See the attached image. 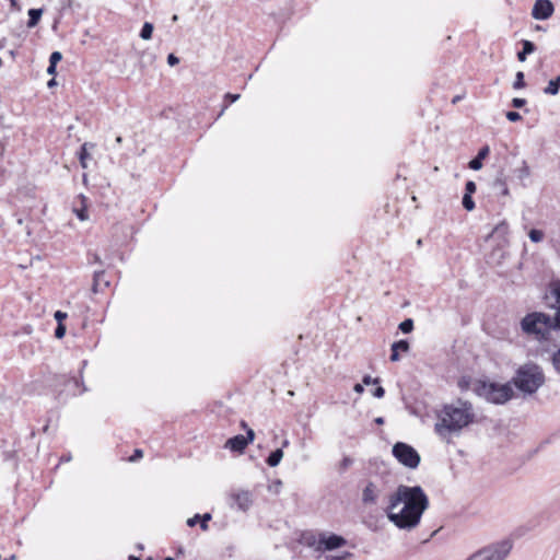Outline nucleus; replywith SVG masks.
Returning a JSON list of instances; mask_svg holds the SVG:
<instances>
[{"instance_id":"9b49d317","label":"nucleus","mask_w":560,"mask_h":560,"mask_svg":"<svg viewBox=\"0 0 560 560\" xmlns=\"http://www.w3.org/2000/svg\"><path fill=\"white\" fill-rule=\"evenodd\" d=\"M381 490L377 486L370 481L362 491V502L365 505L375 504L380 497Z\"/></svg>"},{"instance_id":"ea45409f","label":"nucleus","mask_w":560,"mask_h":560,"mask_svg":"<svg viewBox=\"0 0 560 560\" xmlns=\"http://www.w3.org/2000/svg\"><path fill=\"white\" fill-rule=\"evenodd\" d=\"M362 382L364 385L376 384L378 383V378H372L370 375H365Z\"/></svg>"},{"instance_id":"9d476101","label":"nucleus","mask_w":560,"mask_h":560,"mask_svg":"<svg viewBox=\"0 0 560 560\" xmlns=\"http://www.w3.org/2000/svg\"><path fill=\"white\" fill-rule=\"evenodd\" d=\"M555 11L553 4L550 0H536L532 15L535 20H547Z\"/></svg>"},{"instance_id":"a211bd4d","label":"nucleus","mask_w":560,"mask_h":560,"mask_svg":"<svg viewBox=\"0 0 560 560\" xmlns=\"http://www.w3.org/2000/svg\"><path fill=\"white\" fill-rule=\"evenodd\" d=\"M42 15H43V9H30L28 10L30 19L27 21V27H30V28L35 27L38 24Z\"/></svg>"},{"instance_id":"4468645a","label":"nucleus","mask_w":560,"mask_h":560,"mask_svg":"<svg viewBox=\"0 0 560 560\" xmlns=\"http://www.w3.org/2000/svg\"><path fill=\"white\" fill-rule=\"evenodd\" d=\"M409 350V343L407 340H399L392 345V354H390V361L397 362L399 361L400 351L407 352Z\"/></svg>"},{"instance_id":"f704fd0d","label":"nucleus","mask_w":560,"mask_h":560,"mask_svg":"<svg viewBox=\"0 0 560 560\" xmlns=\"http://www.w3.org/2000/svg\"><path fill=\"white\" fill-rule=\"evenodd\" d=\"M525 104H526L525 98L514 97L512 100V106L515 108H522L523 106H525Z\"/></svg>"},{"instance_id":"a18cd8bd","label":"nucleus","mask_w":560,"mask_h":560,"mask_svg":"<svg viewBox=\"0 0 560 560\" xmlns=\"http://www.w3.org/2000/svg\"><path fill=\"white\" fill-rule=\"evenodd\" d=\"M77 217H78L81 221H85V220L88 219V215H86V211H85V209L77 210Z\"/></svg>"},{"instance_id":"09e8293b","label":"nucleus","mask_w":560,"mask_h":560,"mask_svg":"<svg viewBox=\"0 0 560 560\" xmlns=\"http://www.w3.org/2000/svg\"><path fill=\"white\" fill-rule=\"evenodd\" d=\"M10 1V4H11V8L16 10V11H20L21 10V7L20 4L18 3L16 0H9Z\"/></svg>"},{"instance_id":"7c9ffc66","label":"nucleus","mask_w":560,"mask_h":560,"mask_svg":"<svg viewBox=\"0 0 560 560\" xmlns=\"http://www.w3.org/2000/svg\"><path fill=\"white\" fill-rule=\"evenodd\" d=\"M210 520H211V514H209V513H205L202 516H200L199 522H200V527L202 530L208 529V522Z\"/></svg>"},{"instance_id":"a878e982","label":"nucleus","mask_w":560,"mask_h":560,"mask_svg":"<svg viewBox=\"0 0 560 560\" xmlns=\"http://www.w3.org/2000/svg\"><path fill=\"white\" fill-rule=\"evenodd\" d=\"M399 329L404 332V334H409L412 331L413 329V320L411 318H407L405 320H402L400 324H399Z\"/></svg>"},{"instance_id":"5701e85b","label":"nucleus","mask_w":560,"mask_h":560,"mask_svg":"<svg viewBox=\"0 0 560 560\" xmlns=\"http://www.w3.org/2000/svg\"><path fill=\"white\" fill-rule=\"evenodd\" d=\"M516 172H517V177L522 180L527 178L530 175L529 166L527 165V163L525 161L522 162L521 167H518L516 170Z\"/></svg>"},{"instance_id":"4c0bfd02","label":"nucleus","mask_w":560,"mask_h":560,"mask_svg":"<svg viewBox=\"0 0 560 560\" xmlns=\"http://www.w3.org/2000/svg\"><path fill=\"white\" fill-rule=\"evenodd\" d=\"M178 62H179V59H178V57H176L174 54H170V55L167 56V63H168L171 67L176 66Z\"/></svg>"},{"instance_id":"bf43d9fd","label":"nucleus","mask_w":560,"mask_h":560,"mask_svg":"<svg viewBox=\"0 0 560 560\" xmlns=\"http://www.w3.org/2000/svg\"><path fill=\"white\" fill-rule=\"evenodd\" d=\"M165 560H174V559H173V558H171V557H167Z\"/></svg>"},{"instance_id":"603ef678","label":"nucleus","mask_w":560,"mask_h":560,"mask_svg":"<svg viewBox=\"0 0 560 560\" xmlns=\"http://www.w3.org/2000/svg\"><path fill=\"white\" fill-rule=\"evenodd\" d=\"M47 85H48L49 88H51V86L56 85V80H55V79H51L50 81H48Z\"/></svg>"},{"instance_id":"a19ab883","label":"nucleus","mask_w":560,"mask_h":560,"mask_svg":"<svg viewBox=\"0 0 560 560\" xmlns=\"http://www.w3.org/2000/svg\"><path fill=\"white\" fill-rule=\"evenodd\" d=\"M200 515L196 514L195 516L187 520V525L189 527H194L199 522Z\"/></svg>"},{"instance_id":"412c9836","label":"nucleus","mask_w":560,"mask_h":560,"mask_svg":"<svg viewBox=\"0 0 560 560\" xmlns=\"http://www.w3.org/2000/svg\"><path fill=\"white\" fill-rule=\"evenodd\" d=\"M560 88V75L550 80L544 92L549 95H557Z\"/></svg>"},{"instance_id":"20e7f679","label":"nucleus","mask_w":560,"mask_h":560,"mask_svg":"<svg viewBox=\"0 0 560 560\" xmlns=\"http://www.w3.org/2000/svg\"><path fill=\"white\" fill-rule=\"evenodd\" d=\"M520 327L524 335L541 341L547 339L553 328V322L546 313L532 312L521 319Z\"/></svg>"},{"instance_id":"0eeeda50","label":"nucleus","mask_w":560,"mask_h":560,"mask_svg":"<svg viewBox=\"0 0 560 560\" xmlns=\"http://www.w3.org/2000/svg\"><path fill=\"white\" fill-rule=\"evenodd\" d=\"M511 549L512 542L510 540H502L485 548L468 560H504Z\"/></svg>"},{"instance_id":"de8ad7c7","label":"nucleus","mask_w":560,"mask_h":560,"mask_svg":"<svg viewBox=\"0 0 560 560\" xmlns=\"http://www.w3.org/2000/svg\"><path fill=\"white\" fill-rule=\"evenodd\" d=\"M56 66L55 63H49L48 68H47V73L48 74H55L56 73Z\"/></svg>"},{"instance_id":"6ab92c4d","label":"nucleus","mask_w":560,"mask_h":560,"mask_svg":"<svg viewBox=\"0 0 560 560\" xmlns=\"http://www.w3.org/2000/svg\"><path fill=\"white\" fill-rule=\"evenodd\" d=\"M283 458V451L282 448H277L276 451L271 452L269 456L266 459V463L270 467H276L280 464L281 459Z\"/></svg>"},{"instance_id":"13d9d810","label":"nucleus","mask_w":560,"mask_h":560,"mask_svg":"<svg viewBox=\"0 0 560 560\" xmlns=\"http://www.w3.org/2000/svg\"><path fill=\"white\" fill-rule=\"evenodd\" d=\"M116 141H117L118 143H120V142H121V137H117Z\"/></svg>"},{"instance_id":"1a4fd4ad","label":"nucleus","mask_w":560,"mask_h":560,"mask_svg":"<svg viewBox=\"0 0 560 560\" xmlns=\"http://www.w3.org/2000/svg\"><path fill=\"white\" fill-rule=\"evenodd\" d=\"M255 438V432L253 429H247L246 431V436L244 435H235L231 439H229L225 443V447L233 451V452H238V453H242L246 446L253 442Z\"/></svg>"},{"instance_id":"39448f33","label":"nucleus","mask_w":560,"mask_h":560,"mask_svg":"<svg viewBox=\"0 0 560 560\" xmlns=\"http://www.w3.org/2000/svg\"><path fill=\"white\" fill-rule=\"evenodd\" d=\"M474 392L488 402L503 405L514 396L511 382L499 384L495 382L479 381L474 387Z\"/></svg>"},{"instance_id":"49530a36","label":"nucleus","mask_w":560,"mask_h":560,"mask_svg":"<svg viewBox=\"0 0 560 560\" xmlns=\"http://www.w3.org/2000/svg\"><path fill=\"white\" fill-rule=\"evenodd\" d=\"M353 390L358 394H362L364 392V387L362 384H355L354 387H353Z\"/></svg>"},{"instance_id":"f8f14e48","label":"nucleus","mask_w":560,"mask_h":560,"mask_svg":"<svg viewBox=\"0 0 560 560\" xmlns=\"http://www.w3.org/2000/svg\"><path fill=\"white\" fill-rule=\"evenodd\" d=\"M233 500L236 506L242 511L248 510L252 504V497L248 491H240L234 493Z\"/></svg>"},{"instance_id":"6e6d98bb","label":"nucleus","mask_w":560,"mask_h":560,"mask_svg":"<svg viewBox=\"0 0 560 560\" xmlns=\"http://www.w3.org/2000/svg\"><path fill=\"white\" fill-rule=\"evenodd\" d=\"M129 560H140V558L136 556H129Z\"/></svg>"},{"instance_id":"8fccbe9b","label":"nucleus","mask_w":560,"mask_h":560,"mask_svg":"<svg viewBox=\"0 0 560 560\" xmlns=\"http://www.w3.org/2000/svg\"><path fill=\"white\" fill-rule=\"evenodd\" d=\"M555 323H556V326L560 328V307L556 312Z\"/></svg>"},{"instance_id":"f3484780","label":"nucleus","mask_w":560,"mask_h":560,"mask_svg":"<svg viewBox=\"0 0 560 560\" xmlns=\"http://www.w3.org/2000/svg\"><path fill=\"white\" fill-rule=\"evenodd\" d=\"M522 45H523V49L517 52V59L521 62H524L526 60L527 55L533 54L535 51L536 47H535L534 43H532L530 40H527V39H524L522 42Z\"/></svg>"},{"instance_id":"5fc2aeb1","label":"nucleus","mask_w":560,"mask_h":560,"mask_svg":"<svg viewBox=\"0 0 560 560\" xmlns=\"http://www.w3.org/2000/svg\"><path fill=\"white\" fill-rule=\"evenodd\" d=\"M288 445H289V440H284V441L282 442V447H287Z\"/></svg>"},{"instance_id":"c9c22d12","label":"nucleus","mask_w":560,"mask_h":560,"mask_svg":"<svg viewBox=\"0 0 560 560\" xmlns=\"http://www.w3.org/2000/svg\"><path fill=\"white\" fill-rule=\"evenodd\" d=\"M505 116L510 121H518L522 119V116L517 112H508Z\"/></svg>"},{"instance_id":"864d4df0","label":"nucleus","mask_w":560,"mask_h":560,"mask_svg":"<svg viewBox=\"0 0 560 560\" xmlns=\"http://www.w3.org/2000/svg\"><path fill=\"white\" fill-rule=\"evenodd\" d=\"M459 100H460V96H459V95H457V96H455V97L453 98V103L455 104V103H457Z\"/></svg>"},{"instance_id":"473e14b6","label":"nucleus","mask_w":560,"mask_h":560,"mask_svg":"<svg viewBox=\"0 0 560 560\" xmlns=\"http://www.w3.org/2000/svg\"><path fill=\"white\" fill-rule=\"evenodd\" d=\"M65 334H66V326L63 324H58L57 328L55 330L56 338L60 339L65 336Z\"/></svg>"},{"instance_id":"c756f323","label":"nucleus","mask_w":560,"mask_h":560,"mask_svg":"<svg viewBox=\"0 0 560 560\" xmlns=\"http://www.w3.org/2000/svg\"><path fill=\"white\" fill-rule=\"evenodd\" d=\"M524 86H525L524 73L522 71H518L515 75V81L513 83V88L515 90H520V89H523Z\"/></svg>"},{"instance_id":"bb28decb","label":"nucleus","mask_w":560,"mask_h":560,"mask_svg":"<svg viewBox=\"0 0 560 560\" xmlns=\"http://www.w3.org/2000/svg\"><path fill=\"white\" fill-rule=\"evenodd\" d=\"M352 557V553L349 551H342L339 555H326L324 557V560H347L348 558Z\"/></svg>"},{"instance_id":"c03bdc74","label":"nucleus","mask_w":560,"mask_h":560,"mask_svg":"<svg viewBox=\"0 0 560 560\" xmlns=\"http://www.w3.org/2000/svg\"><path fill=\"white\" fill-rule=\"evenodd\" d=\"M238 98H240V94H232V93L225 94V100H229L230 103H235Z\"/></svg>"},{"instance_id":"cd10ccee","label":"nucleus","mask_w":560,"mask_h":560,"mask_svg":"<svg viewBox=\"0 0 560 560\" xmlns=\"http://www.w3.org/2000/svg\"><path fill=\"white\" fill-rule=\"evenodd\" d=\"M509 231V225L505 221H502L500 222L499 224H497L493 230H492V233L491 234H500V235H505Z\"/></svg>"},{"instance_id":"4d7b16f0","label":"nucleus","mask_w":560,"mask_h":560,"mask_svg":"<svg viewBox=\"0 0 560 560\" xmlns=\"http://www.w3.org/2000/svg\"><path fill=\"white\" fill-rule=\"evenodd\" d=\"M226 108H228V105H225V106L222 108V110H221L220 115H222V114L225 112V109H226Z\"/></svg>"},{"instance_id":"e433bc0d","label":"nucleus","mask_w":560,"mask_h":560,"mask_svg":"<svg viewBox=\"0 0 560 560\" xmlns=\"http://www.w3.org/2000/svg\"><path fill=\"white\" fill-rule=\"evenodd\" d=\"M352 459L350 457H343V459L340 463V470H346L352 465Z\"/></svg>"},{"instance_id":"4be33fe9","label":"nucleus","mask_w":560,"mask_h":560,"mask_svg":"<svg viewBox=\"0 0 560 560\" xmlns=\"http://www.w3.org/2000/svg\"><path fill=\"white\" fill-rule=\"evenodd\" d=\"M153 25L149 22H145L141 28L140 37L144 40H148L152 37Z\"/></svg>"},{"instance_id":"f257e3e1","label":"nucleus","mask_w":560,"mask_h":560,"mask_svg":"<svg viewBox=\"0 0 560 560\" xmlns=\"http://www.w3.org/2000/svg\"><path fill=\"white\" fill-rule=\"evenodd\" d=\"M428 506V495L420 486L400 485L389 497L386 514L398 528L412 529L420 523Z\"/></svg>"},{"instance_id":"72a5a7b5","label":"nucleus","mask_w":560,"mask_h":560,"mask_svg":"<svg viewBox=\"0 0 560 560\" xmlns=\"http://www.w3.org/2000/svg\"><path fill=\"white\" fill-rule=\"evenodd\" d=\"M62 59V55L59 51H54L49 57V63L57 65Z\"/></svg>"},{"instance_id":"2f4dec72","label":"nucleus","mask_w":560,"mask_h":560,"mask_svg":"<svg viewBox=\"0 0 560 560\" xmlns=\"http://www.w3.org/2000/svg\"><path fill=\"white\" fill-rule=\"evenodd\" d=\"M477 189L476 183L468 180L465 185V194L472 195Z\"/></svg>"},{"instance_id":"c85d7f7f","label":"nucleus","mask_w":560,"mask_h":560,"mask_svg":"<svg viewBox=\"0 0 560 560\" xmlns=\"http://www.w3.org/2000/svg\"><path fill=\"white\" fill-rule=\"evenodd\" d=\"M462 203L467 211L475 209V201L472 200L471 195L465 194Z\"/></svg>"},{"instance_id":"b1692460","label":"nucleus","mask_w":560,"mask_h":560,"mask_svg":"<svg viewBox=\"0 0 560 560\" xmlns=\"http://www.w3.org/2000/svg\"><path fill=\"white\" fill-rule=\"evenodd\" d=\"M551 364L553 370L560 374V347L551 355Z\"/></svg>"},{"instance_id":"dca6fc26","label":"nucleus","mask_w":560,"mask_h":560,"mask_svg":"<svg viewBox=\"0 0 560 560\" xmlns=\"http://www.w3.org/2000/svg\"><path fill=\"white\" fill-rule=\"evenodd\" d=\"M105 272L104 271H96L94 273V279H93V291L95 293L100 292L103 290V288H106L109 285V281L105 280Z\"/></svg>"},{"instance_id":"7ed1b4c3","label":"nucleus","mask_w":560,"mask_h":560,"mask_svg":"<svg viewBox=\"0 0 560 560\" xmlns=\"http://www.w3.org/2000/svg\"><path fill=\"white\" fill-rule=\"evenodd\" d=\"M545 383L546 375L544 369L533 361L521 364L511 380V384L524 395L535 394Z\"/></svg>"},{"instance_id":"052dcab7","label":"nucleus","mask_w":560,"mask_h":560,"mask_svg":"<svg viewBox=\"0 0 560 560\" xmlns=\"http://www.w3.org/2000/svg\"><path fill=\"white\" fill-rule=\"evenodd\" d=\"M558 296H559V299H560V291L558 292Z\"/></svg>"},{"instance_id":"79ce46f5","label":"nucleus","mask_w":560,"mask_h":560,"mask_svg":"<svg viewBox=\"0 0 560 560\" xmlns=\"http://www.w3.org/2000/svg\"><path fill=\"white\" fill-rule=\"evenodd\" d=\"M384 395H385V390L381 386L376 387L373 392V396L376 398H382V397H384Z\"/></svg>"},{"instance_id":"f03ea898","label":"nucleus","mask_w":560,"mask_h":560,"mask_svg":"<svg viewBox=\"0 0 560 560\" xmlns=\"http://www.w3.org/2000/svg\"><path fill=\"white\" fill-rule=\"evenodd\" d=\"M474 406L468 400L458 399L454 404L445 405L438 415L434 432L450 443L454 436H459L462 431L475 422Z\"/></svg>"},{"instance_id":"3c124183","label":"nucleus","mask_w":560,"mask_h":560,"mask_svg":"<svg viewBox=\"0 0 560 560\" xmlns=\"http://www.w3.org/2000/svg\"><path fill=\"white\" fill-rule=\"evenodd\" d=\"M374 422L376 424H383L384 423V419L382 417H377V418H375Z\"/></svg>"},{"instance_id":"2eb2a0df","label":"nucleus","mask_w":560,"mask_h":560,"mask_svg":"<svg viewBox=\"0 0 560 560\" xmlns=\"http://www.w3.org/2000/svg\"><path fill=\"white\" fill-rule=\"evenodd\" d=\"M492 190L495 195L509 196L510 191L506 185V180L502 175H499L491 185Z\"/></svg>"},{"instance_id":"423d86ee","label":"nucleus","mask_w":560,"mask_h":560,"mask_svg":"<svg viewBox=\"0 0 560 560\" xmlns=\"http://www.w3.org/2000/svg\"><path fill=\"white\" fill-rule=\"evenodd\" d=\"M394 457L405 467L415 469L420 464L419 453L409 444L397 442L393 446Z\"/></svg>"},{"instance_id":"aec40b11","label":"nucleus","mask_w":560,"mask_h":560,"mask_svg":"<svg viewBox=\"0 0 560 560\" xmlns=\"http://www.w3.org/2000/svg\"><path fill=\"white\" fill-rule=\"evenodd\" d=\"M93 147H94V144L89 143V142H85L81 145L80 153H79V160H80V164L83 168L88 167L86 159L90 156L89 152H88V148H93Z\"/></svg>"},{"instance_id":"58836bf2","label":"nucleus","mask_w":560,"mask_h":560,"mask_svg":"<svg viewBox=\"0 0 560 560\" xmlns=\"http://www.w3.org/2000/svg\"><path fill=\"white\" fill-rule=\"evenodd\" d=\"M54 317L58 324H62V320L67 318V314L61 311H57Z\"/></svg>"},{"instance_id":"393cba45","label":"nucleus","mask_w":560,"mask_h":560,"mask_svg":"<svg viewBox=\"0 0 560 560\" xmlns=\"http://www.w3.org/2000/svg\"><path fill=\"white\" fill-rule=\"evenodd\" d=\"M528 237L534 243H539L544 240V232L537 229H532L528 233Z\"/></svg>"},{"instance_id":"6e6552de","label":"nucleus","mask_w":560,"mask_h":560,"mask_svg":"<svg viewBox=\"0 0 560 560\" xmlns=\"http://www.w3.org/2000/svg\"><path fill=\"white\" fill-rule=\"evenodd\" d=\"M347 545V539L337 534L322 533L318 536L316 551L326 552L342 548Z\"/></svg>"},{"instance_id":"37998d69","label":"nucleus","mask_w":560,"mask_h":560,"mask_svg":"<svg viewBox=\"0 0 560 560\" xmlns=\"http://www.w3.org/2000/svg\"><path fill=\"white\" fill-rule=\"evenodd\" d=\"M143 456L142 450H136L133 455L129 458L130 462H136Z\"/></svg>"},{"instance_id":"ddd939ff","label":"nucleus","mask_w":560,"mask_h":560,"mask_svg":"<svg viewBox=\"0 0 560 560\" xmlns=\"http://www.w3.org/2000/svg\"><path fill=\"white\" fill-rule=\"evenodd\" d=\"M489 152H490V149L488 145L482 147L479 150L477 156L474 158L469 162V164H468L469 168H471L474 171H479L482 167V160H485L489 155Z\"/></svg>"}]
</instances>
